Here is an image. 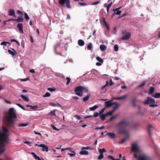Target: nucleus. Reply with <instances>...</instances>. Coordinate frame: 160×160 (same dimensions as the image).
<instances>
[{"label": "nucleus", "instance_id": "33", "mask_svg": "<svg viewBox=\"0 0 160 160\" xmlns=\"http://www.w3.org/2000/svg\"><path fill=\"white\" fill-rule=\"evenodd\" d=\"M28 123H20L18 124V126L20 127H25L28 125Z\"/></svg>", "mask_w": 160, "mask_h": 160}, {"label": "nucleus", "instance_id": "14", "mask_svg": "<svg viewBox=\"0 0 160 160\" xmlns=\"http://www.w3.org/2000/svg\"><path fill=\"white\" fill-rule=\"evenodd\" d=\"M8 14L9 16H12L15 18L16 17L15 14L14 10L12 9H10L8 11Z\"/></svg>", "mask_w": 160, "mask_h": 160}, {"label": "nucleus", "instance_id": "6", "mask_svg": "<svg viewBox=\"0 0 160 160\" xmlns=\"http://www.w3.org/2000/svg\"><path fill=\"white\" fill-rule=\"evenodd\" d=\"M131 150L132 152H135L137 153H139L141 151L139 147L136 142L132 144Z\"/></svg>", "mask_w": 160, "mask_h": 160}, {"label": "nucleus", "instance_id": "62", "mask_svg": "<svg viewBox=\"0 0 160 160\" xmlns=\"http://www.w3.org/2000/svg\"><path fill=\"white\" fill-rule=\"evenodd\" d=\"M113 84V83L112 82V80L111 79H110L109 80V85L111 86Z\"/></svg>", "mask_w": 160, "mask_h": 160}, {"label": "nucleus", "instance_id": "59", "mask_svg": "<svg viewBox=\"0 0 160 160\" xmlns=\"http://www.w3.org/2000/svg\"><path fill=\"white\" fill-rule=\"evenodd\" d=\"M24 143L27 144L28 145H29L30 146H31L32 145L31 144H32V143L28 141H25L24 142Z\"/></svg>", "mask_w": 160, "mask_h": 160}, {"label": "nucleus", "instance_id": "58", "mask_svg": "<svg viewBox=\"0 0 160 160\" xmlns=\"http://www.w3.org/2000/svg\"><path fill=\"white\" fill-rule=\"evenodd\" d=\"M99 2H100V1H97L96 2H95L92 3L91 4L92 5H96L98 4Z\"/></svg>", "mask_w": 160, "mask_h": 160}, {"label": "nucleus", "instance_id": "49", "mask_svg": "<svg viewBox=\"0 0 160 160\" xmlns=\"http://www.w3.org/2000/svg\"><path fill=\"white\" fill-rule=\"evenodd\" d=\"M47 89L50 91V92H53L55 90V89L54 88H48Z\"/></svg>", "mask_w": 160, "mask_h": 160}, {"label": "nucleus", "instance_id": "46", "mask_svg": "<svg viewBox=\"0 0 160 160\" xmlns=\"http://www.w3.org/2000/svg\"><path fill=\"white\" fill-rule=\"evenodd\" d=\"M72 152H74V154L73 153H68V154L71 157H72L75 156V152L74 151H72Z\"/></svg>", "mask_w": 160, "mask_h": 160}, {"label": "nucleus", "instance_id": "15", "mask_svg": "<svg viewBox=\"0 0 160 160\" xmlns=\"http://www.w3.org/2000/svg\"><path fill=\"white\" fill-rule=\"evenodd\" d=\"M154 128L152 125L151 124H149L148 125V132L149 134L151 136V134L152 130Z\"/></svg>", "mask_w": 160, "mask_h": 160}, {"label": "nucleus", "instance_id": "60", "mask_svg": "<svg viewBox=\"0 0 160 160\" xmlns=\"http://www.w3.org/2000/svg\"><path fill=\"white\" fill-rule=\"evenodd\" d=\"M108 158L111 159L112 160H114L115 158L111 156L108 155Z\"/></svg>", "mask_w": 160, "mask_h": 160}, {"label": "nucleus", "instance_id": "27", "mask_svg": "<svg viewBox=\"0 0 160 160\" xmlns=\"http://www.w3.org/2000/svg\"><path fill=\"white\" fill-rule=\"evenodd\" d=\"M23 20V19L22 17H18L17 19L14 20V21H17L18 22H22Z\"/></svg>", "mask_w": 160, "mask_h": 160}, {"label": "nucleus", "instance_id": "36", "mask_svg": "<svg viewBox=\"0 0 160 160\" xmlns=\"http://www.w3.org/2000/svg\"><path fill=\"white\" fill-rule=\"evenodd\" d=\"M118 116H119V114H117L116 115H115L112 116L111 117V118H110L109 120H112L113 119H117V118Z\"/></svg>", "mask_w": 160, "mask_h": 160}, {"label": "nucleus", "instance_id": "32", "mask_svg": "<svg viewBox=\"0 0 160 160\" xmlns=\"http://www.w3.org/2000/svg\"><path fill=\"white\" fill-rule=\"evenodd\" d=\"M98 108V107L97 105H95L92 107H90L89 109L92 111H93L96 109H97Z\"/></svg>", "mask_w": 160, "mask_h": 160}, {"label": "nucleus", "instance_id": "54", "mask_svg": "<svg viewBox=\"0 0 160 160\" xmlns=\"http://www.w3.org/2000/svg\"><path fill=\"white\" fill-rule=\"evenodd\" d=\"M104 128H105V127L104 126H102L100 127L96 128H95V129H102Z\"/></svg>", "mask_w": 160, "mask_h": 160}, {"label": "nucleus", "instance_id": "61", "mask_svg": "<svg viewBox=\"0 0 160 160\" xmlns=\"http://www.w3.org/2000/svg\"><path fill=\"white\" fill-rule=\"evenodd\" d=\"M38 106L37 105H35L34 106H31V108L32 109H35L38 108Z\"/></svg>", "mask_w": 160, "mask_h": 160}, {"label": "nucleus", "instance_id": "38", "mask_svg": "<svg viewBox=\"0 0 160 160\" xmlns=\"http://www.w3.org/2000/svg\"><path fill=\"white\" fill-rule=\"evenodd\" d=\"M113 112H114L112 110L109 111L105 114L107 116H108L111 115L113 114Z\"/></svg>", "mask_w": 160, "mask_h": 160}, {"label": "nucleus", "instance_id": "37", "mask_svg": "<svg viewBox=\"0 0 160 160\" xmlns=\"http://www.w3.org/2000/svg\"><path fill=\"white\" fill-rule=\"evenodd\" d=\"M81 149L82 150L86 149V150H92L93 148H91L90 147L88 146L85 147H82V148Z\"/></svg>", "mask_w": 160, "mask_h": 160}, {"label": "nucleus", "instance_id": "16", "mask_svg": "<svg viewBox=\"0 0 160 160\" xmlns=\"http://www.w3.org/2000/svg\"><path fill=\"white\" fill-rule=\"evenodd\" d=\"M108 135L111 138L114 139L116 136V134L113 132H108L107 133L105 136Z\"/></svg>", "mask_w": 160, "mask_h": 160}, {"label": "nucleus", "instance_id": "30", "mask_svg": "<svg viewBox=\"0 0 160 160\" xmlns=\"http://www.w3.org/2000/svg\"><path fill=\"white\" fill-rule=\"evenodd\" d=\"M99 116L102 120H105L107 116L106 115V114H100Z\"/></svg>", "mask_w": 160, "mask_h": 160}, {"label": "nucleus", "instance_id": "5", "mask_svg": "<svg viewBox=\"0 0 160 160\" xmlns=\"http://www.w3.org/2000/svg\"><path fill=\"white\" fill-rule=\"evenodd\" d=\"M134 157L137 158L138 160H149L150 159V157L145 154L138 156L137 154L135 153Z\"/></svg>", "mask_w": 160, "mask_h": 160}, {"label": "nucleus", "instance_id": "28", "mask_svg": "<svg viewBox=\"0 0 160 160\" xmlns=\"http://www.w3.org/2000/svg\"><path fill=\"white\" fill-rule=\"evenodd\" d=\"M116 104V105L113 107L112 110L113 112H114L116 109H118L119 106V105L117 103V104Z\"/></svg>", "mask_w": 160, "mask_h": 160}, {"label": "nucleus", "instance_id": "39", "mask_svg": "<svg viewBox=\"0 0 160 160\" xmlns=\"http://www.w3.org/2000/svg\"><path fill=\"white\" fill-rule=\"evenodd\" d=\"M92 45L91 43H89L87 46V49L89 50H91L92 48Z\"/></svg>", "mask_w": 160, "mask_h": 160}, {"label": "nucleus", "instance_id": "42", "mask_svg": "<svg viewBox=\"0 0 160 160\" xmlns=\"http://www.w3.org/2000/svg\"><path fill=\"white\" fill-rule=\"evenodd\" d=\"M114 50L115 51H117L118 50V47L117 44H115L114 46Z\"/></svg>", "mask_w": 160, "mask_h": 160}, {"label": "nucleus", "instance_id": "64", "mask_svg": "<svg viewBox=\"0 0 160 160\" xmlns=\"http://www.w3.org/2000/svg\"><path fill=\"white\" fill-rule=\"evenodd\" d=\"M29 72L32 73H34L35 72L34 70L32 69H30L29 71Z\"/></svg>", "mask_w": 160, "mask_h": 160}, {"label": "nucleus", "instance_id": "44", "mask_svg": "<svg viewBox=\"0 0 160 160\" xmlns=\"http://www.w3.org/2000/svg\"><path fill=\"white\" fill-rule=\"evenodd\" d=\"M109 84V82L108 81H106V84L103 87H102L101 88V89L103 90V89L106 86H107Z\"/></svg>", "mask_w": 160, "mask_h": 160}, {"label": "nucleus", "instance_id": "48", "mask_svg": "<svg viewBox=\"0 0 160 160\" xmlns=\"http://www.w3.org/2000/svg\"><path fill=\"white\" fill-rule=\"evenodd\" d=\"M51 126L52 128L54 130L56 131H59V129L57 128L53 125L51 124Z\"/></svg>", "mask_w": 160, "mask_h": 160}, {"label": "nucleus", "instance_id": "55", "mask_svg": "<svg viewBox=\"0 0 160 160\" xmlns=\"http://www.w3.org/2000/svg\"><path fill=\"white\" fill-rule=\"evenodd\" d=\"M79 5L82 6H85L88 5L87 3L83 2L80 3Z\"/></svg>", "mask_w": 160, "mask_h": 160}, {"label": "nucleus", "instance_id": "43", "mask_svg": "<svg viewBox=\"0 0 160 160\" xmlns=\"http://www.w3.org/2000/svg\"><path fill=\"white\" fill-rule=\"evenodd\" d=\"M24 15H25V19H26V20H27V21H28L29 19V17L28 16V14H27V13H26V12H25L24 13Z\"/></svg>", "mask_w": 160, "mask_h": 160}, {"label": "nucleus", "instance_id": "10", "mask_svg": "<svg viewBox=\"0 0 160 160\" xmlns=\"http://www.w3.org/2000/svg\"><path fill=\"white\" fill-rule=\"evenodd\" d=\"M131 36V34L129 32H126L124 35H123L121 39L122 40H127L129 39Z\"/></svg>", "mask_w": 160, "mask_h": 160}, {"label": "nucleus", "instance_id": "18", "mask_svg": "<svg viewBox=\"0 0 160 160\" xmlns=\"http://www.w3.org/2000/svg\"><path fill=\"white\" fill-rule=\"evenodd\" d=\"M64 45V44L63 43H60V44H58L57 45L54 46V50L56 54H58L56 52V48H57V47H58L62 46Z\"/></svg>", "mask_w": 160, "mask_h": 160}, {"label": "nucleus", "instance_id": "24", "mask_svg": "<svg viewBox=\"0 0 160 160\" xmlns=\"http://www.w3.org/2000/svg\"><path fill=\"white\" fill-rule=\"evenodd\" d=\"M154 91V88L153 87H151L149 90V94H152Z\"/></svg>", "mask_w": 160, "mask_h": 160}, {"label": "nucleus", "instance_id": "19", "mask_svg": "<svg viewBox=\"0 0 160 160\" xmlns=\"http://www.w3.org/2000/svg\"><path fill=\"white\" fill-rule=\"evenodd\" d=\"M12 49L13 50V51H12L10 49H8V52L9 54L12 55H15L17 54V52L15 51L14 49Z\"/></svg>", "mask_w": 160, "mask_h": 160}, {"label": "nucleus", "instance_id": "3", "mask_svg": "<svg viewBox=\"0 0 160 160\" xmlns=\"http://www.w3.org/2000/svg\"><path fill=\"white\" fill-rule=\"evenodd\" d=\"M16 118V111L14 109V108H10L9 110L8 119L7 120H10V119H15Z\"/></svg>", "mask_w": 160, "mask_h": 160}, {"label": "nucleus", "instance_id": "2", "mask_svg": "<svg viewBox=\"0 0 160 160\" xmlns=\"http://www.w3.org/2000/svg\"><path fill=\"white\" fill-rule=\"evenodd\" d=\"M2 130L3 132L0 131V144L7 142L8 139V137L7 134L8 132V130L5 127L2 126Z\"/></svg>", "mask_w": 160, "mask_h": 160}, {"label": "nucleus", "instance_id": "41", "mask_svg": "<svg viewBox=\"0 0 160 160\" xmlns=\"http://www.w3.org/2000/svg\"><path fill=\"white\" fill-rule=\"evenodd\" d=\"M16 105H17L18 107H19L21 108L23 110H25V108L22 105H21V104H19L18 103H17L16 104Z\"/></svg>", "mask_w": 160, "mask_h": 160}, {"label": "nucleus", "instance_id": "7", "mask_svg": "<svg viewBox=\"0 0 160 160\" xmlns=\"http://www.w3.org/2000/svg\"><path fill=\"white\" fill-rule=\"evenodd\" d=\"M59 2L60 4L63 6H64V4L66 3V7L67 8H71L70 5L69 0H59Z\"/></svg>", "mask_w": 160, "mask_h": 160}, {"label": "nucleus", "instance_id": "26", "mask_svg": "<svg viewBox=\"0 0 160 160\" xmlns=\"http://www.w3.org/2000/svg\"><path fill=\"white\" fill-rule=\"evenodd\" d=\"M79 154L81 155H87L88 154V152L87 151L82 150L80 152Z\"/></svg>", "mask_w": 160, "mask_h": 160}, {"label": "nucleus", "instance_id": "13", "mask_svg": "<svg viewBox=\"0 0 160 160\" xmlns=\"http://www.w3.org/2000/svg\"><path fill=\"white\" fill-rule=\"evenodd\" d=\"M38 147L42 148V151H45L46 152H47L48 151V147L44 144H41L38 145Z\"/></svg>", "mask_w": 160, "mask_h": 160}, {"label": "nucleus", "instance_id": "63", "mask_svg": "<svg viewBox=\"0 0 160 160\" xmlns=\"http://www.w3.org/2000/svg\"><path fill=\"white\" fill-rule=\"evenodd\" d=\"M158 106V105L156 104H150L149 107L154 108L155 107Z\"/></svg>", "mask_w": 160, "mask_h": 160}, {"label": "nucleus", "instance_id": "52", "mask_svg": "<svg viewBox=\"0 0 160 160\" xmlns=\"http://www.w3.org/2000/svg\"><path fill=\"white\" fill-rule=\"evenodd\" d=\"M7 42L5 41H3L1 43V45H3L4 46H6L7 45Z\"/></svg>", "mask_w": 160, "mask_h": 160}, {"label": "nucleus", "instance_id": "11", "mask_svg": "<svg viewBox=\"0 0 160 160\" xmlns=\"http://www.w3.org/2000/svg\"><path fill=\"white\" fill-rule=\"evenodd\" d=\"M112 100H110L108 101H107L105 102V106L106 107H110L111 106H112L113 104H117V102H112Z\"/></svg>", "mask_w": 160, "mask_h": 160}, {"label": "nucleus", "instance_id": "21", "mask_svg": "<svg viewBox=\"0 0 160 160\" xmlns=\"http://www.w3.org/2000/svg\"><path fill=\"white\" fill-rule=\"evenodd\" d=\"M152 96L156 98H160V93L158 92L156 93L154 95H152Z\"/></svg>", "mask_w": 160, "mask_h": 160}, {"label": "nucleus", "instance_id": "35", "mask_svg": "<svg viewBox=\"0 0 160 160\" xmlns=\"http://www.w3.org/2000/svg\"><path fill=\"white\" fill-rule=\"evenodd\" d=\"M97 60L99 62L102 63H103V60L100 57H97L96 58Z\"/></svg>", "mask_w": 160, "mask_h": 160}, {"label": "nucleus", "instance_id": "47", "mask_svg": "<svg viewBox=\"0 0 160 160\" xmlns=\"http://www.w3.org/2000/svg\"><path fill=\"white\" fill-rule=\"evenodd\" d=\"M104 157L103 154H100V155L98 157V159H102Z\"/></svg>", "mask_w": 160, "mask_h": 160}, {"label": "nucleus", "instance_id": "51", "mask_svg": "<svg viewBox=\"0 0 160 160\" xmlns=\"http://www.w3.org/2000/svg\"><path fill=\"white\" fill-rule=\"evenodd\" d=\"M55 110H54L53 111H51V112H49V114L50 115H52L53 116H55L56 115L55 114Z\"/></svg>", "mask_w": 160, "mask_h": 160}, {"label": "nucleus", "instance_id": "8", "mask_svg": "<svg viewBox=\"0 0 160 160\" xmlns=\"http://www.w3.org/2000/svg\"><path fill=\"white\" fill-rule=\"evenodd\" d=\"M155 102V100L150 97H148L147 99L145 100L144 102L145 105L148 104H149L154 103Z\"/></svg>", "mask_w": 160, "mask_h": 160}, {"label": "nucleus", "instance_id": "20", "mask_svg": "<svg viewBox=\"0 0 160 160\" xmlns=\"http://www.w3.org/2000/svg\"><path fill=\"white\" fill-rule=\"evenodd\" d=\"M85 44L84 41L82 40L79 39L78 41V44L80 46H82L84 45Z\"/></svg>", "mask_w": 160, "mask_h": 160}, {"label": "nucleus", "instance_id": "57", "mask_svg": "<svg viewBox=\"0 0 160 160\" xmlns=\"http://www.w3.org/2000/svg\"><path fill=\"white\" fill-rule=\"evenodd\" d=\"M74 117L76 118V119L78 120H80L81 119L80 117L78 115H74Z\"/></svg>", "mask_w": 160, "mask_h": 160}, {"label": "nucleus", "instance_id": "4", "mask_svg": "<svg viewBox=\"0 0 160 160\" xmlns=\"http://www.w3.org/2000/svg\"><path fill=\"white\" fill-rule=\"evenodd\" d=\"M86 89V88L82 86L77 87L74 90V91L76 92L75 94L81 96L83 95L82 91Z\"/></svg>", "mask_w": 160, "mask_h": 160}, {"label": "nucleus", "instance_id": "17", "mask_svg": "<svg viewBox=\"0 0 160 160\" xmlns=\"http://www.w3.org/2000/svg\"><path fill=\"white\" fill-rule=\"evenodd\" d=\"M31 154L33 155L34 158L36 160L38 159V160H44V159L42 158L41 159L38 156H37L35 153L34 152H32Z\"/></svg>", "mask_w": 160, "mask_h": 160}, {"label": "nucleus", "instance_id": "56", "mask_svg": "<svg viewBox=\"0 0 160 160\" xmlns=\"http://www.w3.org/2000/svg\"><path fill=\"white\" fill-rule=\"evenodd\" d=\"M49 105L53 107H55L57 106L56 104L55 103L52 102H50L49 103Z\"/></svg>", "mask_w": 160, "mask_h": 160}, {"label": "nucleus", "instance_id": "23", "mask_svg": "<svg viewBox=\"0 0 160 160\" xmlns=\"http://www.w3.org/2000/svg\"><path fill=\"white\" fill-rule=\"evenodd\" d=\"M113 11L114 12V14L115 15H120L122 12L121 11L117 10L115 9H113Z\"/></svg>", "mask_w": 160, "mask_h": 160}, {"label": "nucleus", "instance_id": "40", "mask_svg": "<svg viewBox=\"0 0 160 160\" xmlns=\"http://www.w3.org/2000/svg\"><path fill=\"white\" fill-rule=\"evenodd\" d=\"M51 94L50 93L48 92H47L43 96V97H48L50 96Z\"/></svg>", "mask_w": 160, "mask_h": 160}, {"label": "nucleus", "instance_id": "25", "mask_svg": "<svg viewBox=\"0 0 160 160\" xmlns=\"http://www.w3.org/2000/svg\"><path fill=\"white\" fill-rule=\"evenodd\" d=\"M127 97V95H124L121 97H116V98H115V100H119L123 99L126 98Z\"/></svg>", "mask_w": 160, "mask_h": 160}, {"label": "nucleus", "instance_id": "31", "mask_svg": "<svg viewBox=\"0 0 160 160\" xmlns=\"http://www.w3.org/2000/svg\"><path fill=\"white\" fill-rule=\"evenodd\" d=\"M90 97V95L88 94L86 95L85 97H84L83 99V101L84 102H85L87 101L89 98Z\"/></svg>", "mask_w": 160, "mask_h": 160}, {"label": "nucleus", "instance_id": "45", "mask_svg": "<svg viewBox=\"0 0 160 160\" xmlns=\"http://www.w3.org/2000/svg\"><path fill=\"white\" fill-rule=\"evenodd\" d=\"M105 109H106V108H104L102 109L99 112V114H102L104 111Z\"/></svg>", "mask_w": 160, "mask_h": 160}, {"label": "nucleus", "instance_id": "29", "mask_svg": "<svg viewBox=\"0 0 160 160\" xmlns=\"http://www.w3.org/2000/svg\"><path fill=\"white\" fill-rule=\"evenodd\" d=\"M21 97H22V98L23 99V100L26 101V102H28L29 101V99L28 98L24 96V95H21Z\"/></svg>", "mask_w": 160, "mask_h": 160}, {"label": "nucleus", "instance_id": "9", "mask_svg": "<svg viewBox=\"0 0 160 160\" xmlns=\"http://www.w3.org/2000/svg\"><path fill=\"white\" fill-rule=\"evenodd\" d=\"M112 0H109L108 1V3H109L108 5L106 3L104 4V7L107 8V11L108 14L109 13V9L111 5H112Z\"/></svg>", "mask_w": 160, "mask_h": 160}, {"label": "nucleus", "instance_id": "50", "mask_svg": "<svg viewBox=\"0 0 160 160\" xmlns=\"http://www.w3.org/2000/svg\"><path fill=\"white\" fill-rule=\"evenodd\" d=\"M66 79L67 80V82H66V84L68 85L70 81V78L68 77H67L66 78Z\"/></svg>", "mask_w": 160, "mask_h": 160}, {"label": "nucleus", "instance_id": "53", "mask_svg": "<svg viewBox=\"0 0 160 160\" xmlns=\"http://www.w3.org/2000/svg\"><path fill=\"white\" fill-rule=\"evenodd\" d=\"M100 114L98 112H95L93 115V117H97L99 115V116Z\"/></svg>", "mask_w": 160, "mask_h": 160}, {"label": "nucleus", "instance_id": "12", "mask_svg": "<svg viewBox=\"0 0 160 160\" xmlns=\"http://www.w3.org/2000/svg\"><path fill=\"white\" fill-rule=\"evenodd\" d=\"M17 27L18 29V31L20 33H23V24L22 23H19L18 24Z\"/></svg>", "mask_w": 160, "mask_h": 160}, {"label": "nucleus", "instance_id": "22", "mask_svg": "<svg viewBox=\"0 0 160 160\" xmlns=\"http://www.w3.org/2000/svg\"><path fill=\"white\" fill-rule=\"evenodd\" d=\"M106 46L103 44H102L100 46V49L101 51H104L106 49Z\"/></svg>", "mask_w": 160, "mask_h": 160}, {"label": "nucleus", "instance_id": "1", "mask_svg": "<svg viewBox=\"0 0 160 160\" xmlns=\"http://www.w3.org/2000/svg\"><path fill=\"white\" fill-rule=\"evenodd\" d=\"M122 121L118 124V127L119 128V133L122 134L125 136V138L119 142L120 144H122L124 143L129 136L128 132L126 130L128 127H131L133 128H136L139 126L138 123L132 124V123H129L127 121Z\"/></svg>", "mask_w": 160, "mask_h": 160}, {"label": "nucleus", "instance_id": "34", "mask_svg": "<svg viewBox=\"0 0 160 160\" xmlns=\"http://www.w3.org/2000/svg\"><path fill=\"white\" fill-rule=\"evenodd\" d=\"M98 152L100 154H103L104 152H106V150L104 148L102 149H100L98 150Z\"/></svg>", "mask_w": 160, "mask_h": 160}]
</instances>
